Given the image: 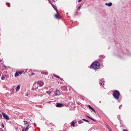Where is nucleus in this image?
<instances>
[{"label": "nucleus", "mask_w": 131, "mask_h": 131, "mask_svg": "<svg viewBox=\"0 0 131 131\" xmlns=\"http://www.w3.org/2000/svg\"><path fill=\"white\" fill-rule=\"evenodd\" d=\"M82 0H78V2H80Z\"/></svg>", "instance_id": "obj_31"}, {"label": "nucleus", "mask_w": 131, "mask_h": 131, "mask_svg": "<svg viewBox=\"0 0 131 131\" xmlns=\"http://www.w3.org/2000/svg\"><path fill=\"white\" fill-rule=\"evenodd\" d=\"M1 62V61L0 60V63Z\"/></svg>", "instance_id": "obj_37"}, {"label": "nucleus", "mask_w": 131, "mask_h": 131, "mask_svg": "<svg viewBox=\"0 0 131 131\" xmlns=\"http://www.w3.org/2000/svg\"><path fill=\"white\" fill-rule=\"evenodd\" d=\"M91 119L93 121H96L95 120H94V119H93L92 118H91Z\"/></svg>", "instance_id": "obj_25"}, {"label": "nucleus", "mask_w": 131, "mask_h": 131, "mask_svg": "<svg viewBox=\"0 0 131 131\" xmlns=\"http://www.w3.org/2000/svg\"><path fill=\"white\" fill-rule=\"evenodd\" d=\"M82 120L83 121H85V122H89V121L87 120H86L84 119H82Z\"/></svg>", "instance_id": "obj_18"}, {"label": "nucleus", "mask_w": 131, "mask_h": 131, "mask_svg": "<svg viewBox=\"0 0 131 131\" xmlns=\"http://www.w3.org/2000/svg\"><path fill=\"white\" fill-rule=\"evenodd\" d=\"M88 107H89V108L90 109H91V110L92 109V108H93L92 107H91V106H90V105H89V106H88Z\"/></svg>", "instance_id": "obj_21"}, {"label": "nucleus", "mask_w": 131, "mask_h": 131, "mask_svg": "<svg viewBox=\"0 0 131 131\" xmlns=\"http://www.w3.org/2000/svg\"><path fill=\"white\" fill-rule=\"evenodd\" d=\"M95 111V110H94L93 111Z\"/></svg>", "instance_id": "obj_38"}, {"label": "nucleus", "mask_w": 131, "mask_h": 131, "mask_svg": "<svg viewBox=\"0 0 131 131\" xmlns=\"http://www.w3.org/2000/svg\"><path fill=\"white\" fill-rule=\"evenodd\" d=\"M75 123L74 121H72L71 123V125L74 127L75 126Z\"/></svg>", "instance_id": "obj_14"}, {"label": "nucleus", "mask_w": 131, "mask_h": 131, "mask_svg": "<svg viewBox=\"0 0 131 131\" xmlns=\"http://www.w3.org/2000/svg\"><path fill=\"white\" fill-rule=\"evenodd\" d=\"M120 94V93L117 90H115L114 92L113 95L115 99L118 100L119 99Z\"/></svg>", "instance_id": "obj_2"}, {"label": "nucleus", "mask_w": 131, "mask_h": 131, "mask_svg": "<svg viewBox=\"0 0 131 131\" xmlns=\"http://www.w3.org/2000/svg\"><path fill=\"white\" fill-rule=\"evenodd\" d=\"M53 75L55 77H56V78H60V77L58 76L57 75H56V74H53Z\"/></svg>", "instance_id": "obj_15"}, {"label": "nucleus", "mask_w": 131, "mask_h": 131, "mask_svg": "<svg viewBox=\"0 0 131 131\" xmlns=\"http://www.w3.org/2000/svg\"><path fill=\"white\" fill-rule=\"evenodd\" d=\"M24 125H27L28 126L30 125L31 124L30 123L27 122L26 121H25L24 122Z\"/></svg>", "instance_id": "obj_9"}, {"label": "nucleus", "mask_w": 131, "mask_h": 131, "mask_svg": "<svg viewBox=\"0 0 131 131\" xmlns=\"http://www.w3.org/2000/svg\"><path fill=\"white\" fill-rule=\"evenodd\" d=\"M100 64L98 62L93 63L91 65L90 68L94 70L97 69L99 68Z\"/></svg>", "instance_id": "obj_1"}, {"label": "nucleus", "mask_w": 131, "mask_h": 131, "mask_svg": "<svg viewBox=\"0 0 131 131\" xmlns=\"http://www.w3.org/2000/svg\"><path fill=\"white\" fill-rule=\"evenodd\" d=\"M35 73H32V75H35Z\"/></svg>", "instance_id": "obj_30"}, {"label": "nucleus", "mask_w": 131, "mask_h": 131, "mask_svg": "<svg viewBox=\"0 0 131 131\" xmlns=\"http://www.w3.org/2000/svg\"><path fill=\"white\" fill-rule=\"evenodd\" d=\"M91 110H92V111H93L94 110V109L93 108H92V109H91Z\"/></svg>", "instance_id": "obj_34"}, {"label": "nucleus", "mask_w": 131, "mask_h": 131, "mask_svg": "<svg viewBox=\"0 0 131 131\" xmlns=\"http://www.w3.org/2000/svg\"><path fill=\"white\" fill-rule=\"evenodd\" d=\"M4 78H5V77H2V80H3V79H4Z\"/></svg>", "instance_id": "obj_28"}, {"label": "nucleus", "mask_w": 131, "mask_h": 131, "mask_svg": "<svg viewBox=\"0 0 131 131\" xmlns=\"http://www.w3.org/2000/svg\"><path fill=\"white\" fill-rule=\"evenodd\" d=\"M60 79L61 80H62V79H61V78H60Z\"/></svg>", "instance_id": "obj_36"}, {"label": "nucleus", "mask_w": 131, "mask_h": 131, "mask_svg": "<svg viewBox=\"0 0 131 131\" xmlns=\"http://www.w3.org/2000/svg\"><path fill=\"white\" fill-rule=\"evenodd\" d=\"M37 84L40 86H42L43 85L44 82L43 81L40 80L38 81Z\"/></svg>", "instance_id": "obj_4"}, {"label": "nucleus", "mask_w": 131, "mask_h": 131, "mask_svg": "<svg viewBox=\"0 0 131 131\" xmlns=\"http://www.w3.org/2000/svg\"><path fill=\"white\" fill-rule=\"evenodd\" d=\"M54 93L56 95H60V93L58 90H56L55 92Z\"/></svg>", "instance_id": "obj_7"}, {"label": "nucleus", "mask_w": 131, "mask_h": 131, "mask_svg": "<svg viewBox=\"0 0 131 131\" xmlns=\"http://www.w3.org/2000/svg\"><path fill=\"white\" fill-rule=\"evenodd\" d=\"M94 113H95V111H94Z\"/></svg>", "instance_id": "obj_35"}, {"label": "nucleus", "mask_w": 131, "mask_h": 131, "mask_svg": "<svg viewBox=\"0 0 131 131\" xmlns=\"http://www.w3.org/2000/svg\"><path fill=\"white\" fill-rule=\"evenodd\" d=\"M20 86L19 85L17 86L16 88V91L17 92L20 89Z\"/></svg>", "instance_id": "obj_11"}, {"label": "nucleus", "mask_w": 131, "mask_h": 131, "mask_svg": "<svg viewBox=\"0 0 131 131\" xmlns=\"http://www.w3.org/2000/svg\"><path fill=\"white\" fill-rule=\"evenodd\" d=\"M100 83L101 85H103L104 84V82H103L102 83Z\"/></svg>", "instance_id": "obj_22"}, {"label": "nucleus", "mask_w": 131, "mask_h": 131, "mask_svg": "<svg viewBox=\"0 0 131 131\" xmlns=\"http://www.w3.org/2000/svg\"><path fill=\"white\" fill-rule=\"evenodd\" d=\"M121 106L120 105V106H119V109H120V108H121Z\"/></svg>", "instance_id": "obj_33"}, {"label": "nucleus", "mask_w": 131, "mask_h": 131, "mask_svg": "<svg viewBox=\"0 0 131 131\" xmlns=\"http://www.w3.org/2000/svg\"><path fill=\"white\" fill-rule=\"evenodd\" d=\"M2 114L3 115V117L7 120H9V118L8 115H7L6 114L4 113H2Z\"/></svg>", "instance_id": "obj_3"}, {"label": "nucleus", "mask_w": 131, "mask_h": 131, "mask_svg": "<svg viewBox=\"0 0 131 131\" xmlns=\"http://www.w3.org/2000/svg\"><path fill=\"white\" fill-rule=\"evenodd\" d=\"M108 129H109L110 131H113L110 128H108Z\"/></svg>", "instance_id": "obj_27"}, {"label": "nucleus", "mask_w": 131, "mask_h": 131, "mask_svg": "<svg viewBox=\"0 0 131 131\" xmlns=\"http://www.w3.org/2000/svg\"><path fill=\"white\" fill-rule=\"evenodd\" d=\"M1 126L2 128H4V126L3 123H2L1 124Z\"/></svg>", "instance_id": "obj_19"}, {"label": "nucleus", "mask_w": 131, "mask_h": 131, "mask_svg": "<svg viewBox=\"0 0 131 131\" xmlns=\"http://www.w3.org/2000/svg\"><path fill=\"white\" fill-rule=\"evenodd\" d=\"M46 93L49 94L50 95V94L51 93V92H49V91H46Z\"/></svg>", "instance_id": "obj_20"}, {"label": "nucleus", "mask_w": 131, "mask_h": 131, "mask_svg": "<svg viewBox=\"0 0 131 131\" xmlns=\"http://www.w3.org/2000/svg\"><path fill=\"white\" fill-rule=\"evenodd\" d=\"M52 7L54 8V9L56 10V11L57 12L58 11V9H57V7H56V6H55L54 5H52Z\"/></svg>", "instance_id": "obj_13"}, {"label": "nucleus", "mask_w": 131, "mask_h": 131, "mask_svg": "<svg viewBox=\"0 0 131 131\" xmlns=\"http://www.w3.org/2000/svg\"><path fill=\"white\" fill-rule=\"evenodd\" d=\"M123 131H128L126 129H124L123 130Z\"/></svg>", "instance_id": "obj_29"}, {"label": "nucleus", "mask_w": 131, "mask_h": 131, "mask_svg": "<svg viewBox=\"0 0 131 131\" xmlns=\"http://www.w3.org/2000/svg\"><path fill=\"white\" fill-rule=\"evenodd\" d=\"M57 14L55 15H54L56 19H60V17L59 16V13H58V12H57Z\"/></svg>", "instance_id": "obj_6"}, {"label": "nucleus", "mask_w": 131, "mask_h": 131, "mask_svg": "<svg viewBox=\"0 0 131 131\" xmlns=\"http://www.w3.org/2000/svg\"><path fill=\"white\" fill-rule=\"evenodd\" d=\"M100 58H105V56H104L103 55H100L99 56Z\"/></svg>", "instance_id": "obj_16"}, {"label": "nucleus", "mask_w": 131, "mask_h": 131, "mask_svg": "<svg viewBox=\"0 0 131 131\" xmlns=\"http://www.w3.org/2000/svg\"><path fill=\"white\" fill-rule=\"evenodd\" d=\"M112 4V3L110 2L109 3H105V5H107L108 6H111Z\"/></svg>", "instance_id": "obj_12"}, {"label": "nucleus", "mask_w": 131, "mask_h": 131, "mask_svg": "<svg viewBox=\"0 0 131 131\" xmlns=\"http://www.w3.org/2000/svg\"><path fill=\"white\" fill-rule=\"evenodd\" d=\"M86 116L89 118L90 119H91V117H90V116Z\"/></svg>", "instance_id": "obj_26"}, {"label": "nucleus", "mask_w": 131, "mask_h": 131, "mask_svg": "<svg viewBox=\"0 0 131 131\" xmlns=\"http://www.w3.org/2000/svg\"><path fill=\"white\" fill-rule=\"evenodd\" d=\"M63 106V105L60 103H57L56 105V106L57 107H62Z\"/></svg>", "instance_id": "obj_8"}, {"label": "nucleus", "mask_w": 131, "mask_h": 131, "mask_svg": "<svg viewBox=\"0 0 131 131\" xmlns=\"http://www.w3.org/2000/svg\"><path fill=\"white\" fill-rule=\"evenodd\" d=\"M78 123L79 124H80L83 123L82 121L81 120H79L78 121Z\"/></svg>", "instance_id": "obj_17"}, {"label": "nucleus", "mask_w": 131, "mask_h": 131, "mask_svg": "<svg viewBox=\"0 0 131 131\" xmlns=\"http://www.w3.org/2000/svg\"><path fill=\"white\" fill-rule=\"evenodd\" d=\"M22 73V72L21 71L17 72L15 74V77L19 76V74H21Z\"/></svg>", "instance_id": "obj_5"}, {"label": "nucleus", "mask_w": 131, "mask_h": 131, "mask_svg": "<svg viewBox=\"0 0 131 131\" xmlns=\"http://www.w3.org/2000/svg\"><path fill=\"white\" fill-rule=\"evenodd\" d=\"M2 117V115L1 114H0V117Z\"/></svg>", "instance_id": "obj_32"}, {"label": "nucleus", "mask_w": 131, "mask_h": 131, "mask_svg": "<svg viewBox=\"0 0 131 131\" xmlns=\"http://www.w3.org/2000/svg\"><path fill=\"white\" fill-rule=\"evenodd\" d=\"M81 6H79V7H78V10H79V9H80V8H81Z\"/></svg>", "instance_id": "obj_24"}, {"label": "nucleus", "mask_w": 131, "mask_h": 131, "mask_svg": "<svg viewBox=\"0 0 131 131\" xmlns=\"http://www.w3.org/2000/svg\"><path fill=\"white\" fill-rule=\"evenodd\" d=\"M42 73L43 74H45L46 75L47 74H48V72H44L43 73Z\"/></svg>", "instance_id": "obj_23"}, {"label": "nucleus", "mask_w": 131, "mask_h": 131, "mask_svg": "<svg viewBox=\"0 0 131 131\" xmlns=\"http://www.w3.org/2000/svg\"><path fill=\"white\" fill-rule=\"evenodd\" d=\"M29 128V127L27 126L25 128H24L22 130V131H27Z\"/></svg>", "instance_id": "obj_10"}]
</instances>
